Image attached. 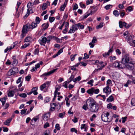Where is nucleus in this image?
Listing matches in <instances>:
<instances>
[{"instance_id": "58", "label": "nucleus", "mask_w": 135, "mask_h": 135, "mask_svg": "<svg viewBox=\"0 0 135 135\" xmlns=\"http://www.w3.org/2000/svg\"><path fill=\"white\" fill-rule=\"evenodd\" d=\"M127 9L129 12H131L133 10V8L132 6H129L127 8Z\"/></svg>"}, {"instance_id": "63", "label": "nucleus", "mask_w": 135, "mask_h": 135, "mask_svg": "<svg viewBox=\"0 0 135 135\" xmlns=\"http://www.w3.org/2000/svg\"><path fill=\"white\" fill-rule=\"evenodd\" d=\"M57 130H59L60 129V127L59 126V125L58 124H57L55 126Z\"/></svg>"}, {"instance_id": "32", "label": "nucleus", "mask_w": 135, "mask_h": 135, "mask_svg": "<svg viewBox=\"0 0 135 135\" xmlns=\"http://www.w3.org/2000/svg\"><path fill=\"white\" fill-rule=\"evenodd\" d=\"M33 5H32V3L31 2L29 3L27 5V7L28 8L27 9V11L28 12L29 11L30 8Z\"/></svg>"}, {"instance_id": "12", "label": "nucleus", "mask_w": 135, "mask_h": 135, "mask_svg": "<svg viewBox=\"0 0 135 135\" xmlns=\"http://www.w3.org/2000/svg\"><path fill=\"white\" fill-rule=\"evenodd\" d=\"M50 81H47L42 85H41L40 86V90H42L46 87H49L50 85Z\"/></svg>"}, {"instance_id": "2", "label": "nucleus", "mask_w": 135, "mask_h": 135, "mask_svg": "<svg viewBox=\"0 0 135 135\" xmlns=\"http://www.w3.org/2000/svg\"><path fill=\"white\" fill-rule=\"evenodd\" d=\"M84 26H85L84 25H82L80 23L73 25L70 28L68 33H74L79 28L81 30L83 29L84 28Z\"/></svg>"}, {"instance_id": "23", "label": "nucleus", "mask_w": 135, "mask_h": 135, "mask_svg": "<svg viewBox=\"0 0 135 135\" xmlns=\"http://www.w3.org/2000/svg\"><path fill=\"white\" fill-rule=\"evenodd\" d=\"M49 25V23H47L43 24L42 25V27L43 29L44 30H45L48 28Z\"/></svg>"}, {"instance_id": "49", "label": "nucleus", "mask_w": 135, "mask_h": 135, "mask_svg": "<svg viewBox=\"0 0 135 135\" xmlns=\"http://www.w3.org/2000/svg\"><path fill=\"white\" fill-rule=\"evenodd\" d=\"M19 95L20 97L23 98H25L27 96V94L25 93L21 94H19Z\"/></svg>"}, {"instance_id": "18", "label": "nucleus", "mask_w": 135, "mask_h": 135, "mask_svg": "<svg viewBox=\"0 0 135 135\" xmlns=\"http://www.w3.org/2000/svg\"><path fill=\"white\" fill-rule=\"evenodd\" d=\"M50 115V113L49 112L45 114L43 116V119L44 120H47L49 118Z\"/></svg>"}, {"instance_id": "55", "label": "nucleus", "mask_w": 135, "mask_h": 135, "mask_svg": "<svg viewBox=\"0 0 135 135\" xmlns=\"http://www.w3.org/2000/svg\"><path fill=\"white\" fill-rule=\"evenodd\" d=\"M107 107L109 109H112V105L111 103H110L107 105Z\"/></svg>"}, {"instance_id": "44", "label": "nucleus", "mask_w": 135, "mask_h": 135, "mask_svg": "<svg viewBox=\"0 0 135 135\" xmlns=\"http://www.w3.org/2000/svg\"><path fill=\"white\" fill-rule=\"evenodd\" d=\"M69 83H68L67 81L63 83V86L66 88H67L68 87L67 85Z\"/></svg>"}, {"instance_id": "4", "label": "nucleus", "mask_w": 135, "mask_h": 135, "mask_svg": "<svg viewBox=\"0 0 135 135\" xmlns=\"http://www.w3.org/2000/svg\"><path fill=\"white\" fill-rule=\"evenodd\" d=\"M121 62L124 66L128 64H132V60L129 57L128 54H127L125 55L122 58Z\"/></svg>"}, {"instance_id": "56", "label": "nucleus", "mask_w": 135, "mask_h": 135, "mask_svg": "<svg viewBox=\"0 0 135 135\" xmlns=\"http://www.w3.org/2000/svg\"><path fill=\"white\" fill-rule=\"evenodd\" d=\"M127 117H123L122 118V123H124L126 121V119Z\"/></svg>"}, {"instance_id": "41", "label": "nucleus", "mask_w": 135, "mask_h": 135, "mask_svg": "<svg viewBox=\"0 0 135 135\" xmlns=\"http://www.w3.org/2000/svg\"><path fill=\"white\" fill-rule=\"evenodd\" d=\"M112 7V5L109 4L105 6V8L107 10H108L110 8H111Z\"/></svg>"}, {"instance_id": "14", "label": "nucleus", "mask_w": 135, "mask_h": 135, "mask_svg": "<svg viewBox=\"0 0 135 135\" xmlns=\"http://www.w3.org/2000/svg\"><path fill=\"white\" fill-rule=\"evenodd\" d=\"M107 64V62H104L103 61H101L99 62L98 64L96 65H98V66H99L100 67V68L99 69H101L106 65Z\"/></svg>"}, {"instance_id": "9", "label": "nucleus", "mask_w": 135, "mask_h": 135, "mask_svg": "<svg viewBox=\"0 0 135 135\" xmlns=\"http://www.w3.org/2000/svg\"><path fill=\"white\" fill-rule=\"evenodd\" d=\"M12 65L13 66H16L17 65L18 63L17 59L16 58V55L13 56L12 57Z\"/></svg>"}, {"instance_id": "11", "label": "nucleus", "mask_w": 135, "mask_h": 135, "mask_svg": "<svg viewBox=\"0 0 135 135\" xmlns=\"http://www.w3.org/2000/svg\"><path fill=\"white\" fill-rule=\"evenodd\" d=\"M104 93H105L107 94H109L111 92V89L109 86H106L103 89Z\"/></svg>"}, {"instance_id": "35", "label": "nucleus", "mask_w": 135, "mask_h": 135, "mask_svg": "<svg viewBox=\"0 0 135 135\" xmlns=\"http://www.w3.org/2000/svg\"><path fill=\"white\" fill-rule=\"evenodd\" d=\"M77 55V54H75L74 55H71L70 56V57L71 58V61H73L75 59V57Z\"/></svg>"}, {"instance_id": "43", "label": "nucleus", "mask_w": 135, "mask_h": 135, "mask_svg": "<svg viewBox=\"0 0 135 135\" xmlns=\"http://www.w3.org/2000/svg\"><path fill=\"white\" fill-rule=\"evenodd\" d=\"M27 110V109H22L21 110V114L22 115L26 112V111Z\"/></svg>"}, {"instance_id": "21", "label": "nucleus", "mask_w": 135, "mask_h": 135, "mask_svg": "<svg viewBox=\"0 0 135 135\" xmlns=\"http://www.w3.org/2000/svg\"><path fill=\"white\" fill-rule=\"evenodd\" d=\"M50 105L51 106V108L50 109V112L53 111L55 109V107H56V104L53 103H51Z\"/></svg>"}, {"instance_id": "26", "label": "nucleus", "mask_w": 135, "mask_h": 135, "mask_svg": "<svg viewBox=\"0 0 135 135\" xmlns=\"http://www.w3.org/2000/svg\"><path fill=\"white\" fill-rule=\"evenodd\" d=\"M32 40V38L30 36L27 37L25 39V42H30Z\"/></svg>"}, {"instance_id": "22", "label": "nucleus", "mask_w": 135, "mask_h": 135, "mask_svg": "<svg viewBox=\"0 0 135 135\" xmlns=\"http://www.w3.org/2000/svg\"><path fill=\"white\" fill-rule=\"evenodd\" d=\"M38 89V87H36L33 88L31 90L32 93L35 95H36L38 94L37 91Z\"/></svg>"}, {"instance_id": "52", "label": "nucleus", "mask_w": 135, "mask_h": 135, "mask_svg": "<svg viewBox=\"0 0 135 135\" xmlns=\"http://www.w3.org/2000/svg\"><path fill=\"white\" fill-rule=\"evenodd\" d=\"M110 61H112L113 60H115L116 59V58L115 56H113V57L112 56H110Z\"/></svg>"}, {"instance_id": "7", "label": "nucleus", "mask_w": 135, "mask_h": 135, "mask_svg": "<svg viewBox=\"0 0 135 135\" xmlns=\"http://www.w3.org/2000/svg\"><path fill=\"white\" fill-rule=\"evenodd\" d=\"M18 72V68H15L9 70L7 73V74L9 76L12 75H14L16 74Z\"/></svg>"}, {"instance_id": "38", "label": "nucleus", "mask_w": 135, "mask_h": 135, "mask_svg": "<svg viewBox=\"0 0 135 135\" xmlns=\"http://www.w3.org/2000/svg\"><path fill=\"white\" fill-rule=\"evenodd\" d=\"M65 112L60 113L59 114V116L60 118H63L64 117V116L65 115Z\"/></svg>"}, {"instance_id": "8", "label": "nucleus", "mask_w": 135, "mask_h": 135, "mask_svg": "<svg viewBox=\"0 0 135 135\" xmlns=\"http://www.w3.org/2000/svg\"><path fill=\"white\" fill-rule=\"evenodd\" d=\"M113 66L119 69H123L125 68L124 66H122V64L117 61H115L113 63Z\"/></svg>"}, {"instance_id": "27", "label": "nucleus", "mask_w": 135, "mask_h": 135, "mask_svg": "<svg viewBox=\"0 0 135 135\" xmlns=\"http://www.w3.org/2000/svg\"><path fill=\"white\" fill-rule=\"evenodd\" d=\"M114 100V98L112 95L110 96L107 99V101L108 102H111Z\"/></svg>"}, {"instance_id": "34", "label": "nucleus", "mask_w": 135, "mask_h": 135, "mask_svg": "<svg viewBox=\"0 0 135 135\" xmlns=\"http://www.w3.org/2000/svg\"><path fill=\"white\" fill-rule=\"evenodd\" d=\"M66 5L63 4V5H62L60 8V11H64V9L66 7Z\"/></svg>"}, {"instance_id": "19", "label": "nucleus", "mask_w": 135, "mask_h": 135, "mask_svg": "<svg viewBox=\"0 0 135 135\" xmlns=\"http://www.w3.org/2000/svg\"><path fill=\"white\" fill-rule=\"evenodd\" d=\"M97 41V40L96 38L95 37H94L93 38V39L92 41L91 42H90L89 43V45H90V47L91 48H93L94 46V45L92 44H94Z\"/></svg>"}, {"instance_id": "3", "label": "nucleus", "mask_w": 135, "mask_h": 135, "mask_svg": "<svg viewBox=\"0 0 135 135\" xmlns=\"http://www.w3.org/2000/svg\"><path fill=\"white\" fill-rule=\"evenodd\" d=\"M52 38V36H48L47 37H42L38 40V42L41 45L45 46L46 43H49Z\"/></svg>"}, {"instance_id": "62", "label": "nucleus", "mask_w": 135, "mask_h": 135, "mask_svg": "<svg viewBox=\"0 0 135 135\" xmlns=\"http://www.w3.org/2000/svg\"><path fill=\"white\" fill-rule=\"evenodd\" d=\"M86 127H87L86 126V125L85 124H82L81 125V129H83L86 128Z\"/></svg>"}, {"instance_id": "30", "label": "nucleus", "mask_w": 135, "mask_h": 135, "mask_svg": "<svg viewBox=\"0 0 135 135\" xmlns=\"http://www.w3.org/2000/svg\"><path fill=\"white\" fill-rule=\"evenodd\" d=\"M103 23L101 22L99 25L96 26V28L97 29H99L102 27L103 26Z\"/></svg>"}, {"instance_id": "47", "label": "nucleus", "mask_w": 135, "mask_h": 135, "mask_svg": "<svg viewBox=\"0 0 135 135\" xmlns=\"http://www.w3.org/2000/svg\"><path fill=\"white\" fill-rule=\"evenodd\" d=\"M94 82V80L93 79L90 80L87 83L88 84H90L91 86L93 85V83Z\"/></svg>"}, {"instance_id": "20", "label": "nucleus", "mask_w": 135, "mask_h": 135, "mask_svg": "<svg viewBox=\"0 0 135 135\" xmlns=\"http://www.w3.org/2000/svg\"><path fill=\"white\" fill-rule=\"evenodd\" d=\"M125 38L127 39V41L128 42L131 43L133 41L132 36L130 35H128Z\"/></svg>"}, {"instance_id": "37", "label": "nucleus", "mask_w": 135, "mask_h": 135, "mask_svg": "<svg viewBox=\"0 0 135 135\" xmlns=\"http://www.w3.org/2000/svg\"><path fill=\"white\" fill-rule=\"evenodd\" d=\"M112 84V81L110 79H108L107 80V86H109L110 84Z\"/></svg>"}, {"instance_id": "51", "label": "nucleus", "mask_w": 135, "mask_h": 135, "mask_svg": "<svg viewBox=\"0 0 135 135\" xmlns=\"http://www.w3.org/2000/svg\"><path fill=\"white\" fill-rule=\"evenodd\" d=\"M93 2V0H87L86 1V4L88 5L92 3Z\"/></svg>"}, {"instance_id": "24", "label": "nucleus", "mask_w": 135, "mask_h": 135, "mask_svg": "<svg viewBox=\"0 0 135 135\" xmlns=\"http://www.w3.org/2000/svg\"><path fill=\"white\" fill-rule=\"evenodd\" d=\"M15 94V92L13 90H10L8 93V97H11L13 96Z\"/></svg>"}, {"instance_id": "60", "label": "nucleus", "mask_w": 135, "mask_h": 135, "mask_svg": "<svg viewBox=\"0 0 135 135\" xmlns=\"http://www.w3.org/2000/svg\"><path fill=\"white\" fill-rule=\"evenodd\" d=\"M87 106H88L87 105H84L83 107V109L85 110H86L88 108Z\"/></svg>"}, {"instance_id": "15", "label": "nucleus", "mask_w": 135, "mask_h": 135, "mask_svg": "<svg viewBox=\"0 0 135 135\" xmlns=\"http://www.w3.org/2000/svg\"><path fill=\"white\" fill-rule=\"evenodd\" d=\"M29 28H30L31 30L36 28L37 26V23L35 22H32L30 24L28 25Z\"/></svg>"}, {"instance_id": "57", "label": "nucleus", "mask_w": 135, "mask_h": 135, "mask_svg": "<svg viewBox=\"0 0 135 135\" xmlns=\"http://www.w3.org/2000/svg\"><path fill=\"white\" fill-rule=\"evenodd\" d=\"M131 103L132 105H135V99H132L131 101Z\"/></svg>"}, {"instance_id": "59", "label": "nucleus", "mask_w": 135, "mask_h": 135, "mask_svg": "<svg viewBox=\"0 0 135 135\" xmlns=\"http://www.w3.org/2000/svg\"><path fill=\"white\" fill-rule=\"evenodd\" d=\"M80 6L81 8H85V5L82 2H80L79 3Z\"/></svg>"}, {"instance_id": "45", "label": "nucleus", "mask_w": 135, "mask_h": 135, "mask_svg": "<svg viewBox=\"0 0 135 135\" xmlns=\"http://www.w3.org/2000/svg\"><path fill=\"white\" fill-rule=\"evenodd\" d=\"M39 49H38L37 48L35 49L34 52V54L35 55H38L39 53Z\"/></svg>"}, {"instance_id": "42", "label": "nucleus", "mask_w": 135, "mask_h": 135, "mask_svg": "<svg viewBox=\"0 0 135 135\" xmlns=\"http://www.w3.org/2000/svg\"><path fill=\"white\" fill-rule=\"evenodd\" d=\"M47 7V6L46 5V4L45 3H44L43 4L42 8V9L43 10L45 9Z\"/></svg>"}, {"instance_id": "25", "label": "nucleus", "mask_w": 135, "mask_h": 135, "mask_svg": "<svg viewBox=\"0 0 135 135\" xmlns=\"http://www.w3.org/2000/svg\"><path fill=\"white\" fill-rule=\"evenodd\" d=\"M93 89L94 88H92L88 90L86 92L89 94H90L91 95H93L94 93L93 91Z\"/></svg>"}, {"instance_id": "1", "label": "nucleus", "mask_w": 135, "mask_h": 135, "mask_svg": "<svg viewBox=\"0 0 135 135\" xmlns=\"http://www.w3.org/2000/svg\"><path fill=\"white\" fill-rule=\"evenodd\" d=\"M86 103L89 107V110L91 112H95L98 111L99 108L98 105L94 99H88Z\"/></svg>"}, {"instance_id": "33", "label": "nucleus", "mask_w": 135, "mask_h": 135, "mask_svg": "<svg viewBox=\"0 0 135 135\" xmlns=\"http://www.w3.org/2000/svg\"><path fill=\"white\" fill-rule=\"evenodd\" d=\"M81 79V77L80 76H78V77H76L75 79H73V81L74 82H75L77 81H80Z\"/></svg>"}, {"instance_id": "54", "label": "nucleus", "mask_w": 135, "mask_h": 135, "mask_svg": "<svg viewBox=\"0 0 135 135\" xmlns=\"http://www.w3.org/2000/svg\"><path fill=\"white\" fill-rule=\"evenodd\" d=\"M39 3V0H35L34 2L32 4L33 5H36Z\"/></svg>"}, {"instance_id": "53", "label": "nucleus", "mask_w": 135, "mask_h": 135, "mask_svg": "<svg viewBox=\"0 0 135 135\" xmlns=\"http://www.w3.org/2000/svg\"><path fill=\"white\" fill-rule=\"evenodd\" d=\"M91 15V14H90V13H89L88 14H85L83 17V19H84L85 18H86L88 17V16H89V15Z\"/></svg>"}, {"instance_id": "61", "label": "nucleus", "mask_w": 135, "mask_h": 135, "mask_svg": "<svg viewBox=\"0 0 135 135\" xmlns=\"http://www.w3.org/2000/svg\"><path fill=\"white\" fill-rule=\"evenodd\" d=\"M71 131L72 132H74L75 133L77 132V130L74 128H72L71 129Z\"/></svg>"}, {"instance_id": "6", "label": "nucleus", "mask_w": 135, "mask_h": 135, "mask_svg": "<svg viewBox=\"0 0 135 135\" xmlns=\"http://www.w3.org/2000/svg\"><path fill=\"white\" fill-rule=\"evenodd\" d=\"M31 31V30L30 28H29V26L28 24L24 25L22 31V33L21 35V38H23L25 36L26 34L27 33L28 31Z\"/></svg>"}, {"instance_id": "10", "label": "nucleus", "mask_w": 135, "mask_h": 135, "mask_svg": "<svg viewBox=\"0 0 135 135\" xmlns=\"http://www.w3.org/2000/svg\"><path fill=\"white\" fill-rule=\"evenodd\" d=\"M128 64L124 66L125 67V68L126 67L129 70L133 71L134 66V64L133 63V61L132 64Z\"/></svg>"}, {"instance_id": "28", "label": "nucleus", "mask_w": 135, "mask_h": 135, "mask_svg": "<svg viewBox=\"0 0 135 135\" xmlns=\"http://www.w3.org/2000/svg\"><path fill=\"white\" fill-rule=\"evenodd\" d=\"M12 120V118H9L7 120H6L4 122V124L5 125L9 126V123H10L11 122V120Z\"/></svg>"}, {"instance_id": "5", "label": "nucleus", "mask_w": 135, "mask_h": 135, "mask_svg": "<svg viewBox=\"0 0 135 135\" xmlns=\"http://www.w3.org/2000/svg\"><path fill=\"white\" fill-rule=\"evenodd\" d=\"M101 118L102 120L104 122H110L111 121L112 119V117L109 115L108 112L102 114Z\"/></svg>"}, {"instance_id": "17", "label": "nucleus", "mask_w": 135, "mask_h": 135, "mask_svg": "<svg viewBox=\"0 0 135 135\" xmlns=\"http://www.w3.org/2000/svg\"><path fill=\"white\" fill-rule=\"evenodd\" d=\"M113 47L112 46L111 48H110L108 51V52H105L103 54V56L104 57H107V56L109 55V54L110 53H111L113 51Z\"/></svg>"}, {"instance_id": "13", "label": "nucleus", "mask_w": 135, "mask_h": 135, "mask_svg": "<svg viewBox=\"0 0 135 135\" xmlns=\"http://www.w3.org/2000/svg\"><path fill=\"white\" fill-rule=\"evenodd\" d=\"M57 69H56L48 72L47 73H44L42 75H41L40 76L41 77H43L44 76H49L51 74L53 73H54L56 70H57Z\"/></svg>"}, {"instance_id": "36", "label": "nucleus", "mask_w": 135, "mask_h": 135, "mask_svg": "<svg viewBox=\"0 0 135 135\" xmlns=\"http://www.w3.org/2000/svg\"><path fill=\"white\" fill-rule=\"evenodd\" d=\"M41 21V19L39 18L38 17H36L35 19V21L36 22V23H37V24H38L40 23V21Z\"/></svg>"}, {"instance_id": "39", "label": "nucleus", "mask_w": 135, "mask_h": 135, "mask_svg": "<svg viewBox=\"0 0 135 135\" xmlns=\"http://www.w3.org/2000/svg\"><path fill=\"white\" fill-rule=\"evenodd\" d=\"M55 20V18L54 17H49V20L50 22V23H52Z\"/></svg>"}, {"instance_id": "16", "label": "nucleus", "mask_w": 135, "mask_h": 135, "mask_svg": "<svg viewBox=\"0 0 135 135\" xmlns=\"http://www.w3.org/2000/svg\"><path fill=\"white\" fill-rule=\"evenodd\" d=\"M90 8L91 11L90 13L91 15L95 12L98 9L97 7L94 6H91Z\"/></svg>"}, {"instance_id": "46", "label": "nucleus", "mask_w": 135, "mask_h": 135, "mask_svg": "<svg viewBox=\"0 0 135 135\" xmlns=\"http://www.w3.org/2000/svg\"><path fill=\"white\" fill-rule=\"evenodd\" d=\"M63 51V49H60L57 52V53L56 54V56H58Z\"/></svg>"}, {"instance_id": "29", "label": "nucleus", "mask_w": 135, "mask_h": 135, "mask_svg": "<svg viewBox=\"0 0 135 135\" xmlns=\"http://www.w3.org/2000/svg\"><path fill=\"white\" fill-rule=\"evenodd\" d=\"M0 100L2 103V105L3 106L5 103L6 100V98L5 97H4L1 98L0 99Z\"/></svg>"}, {"instance_id": "48", "label": "nucleus", "mask_w": 135, "mask_h": 135, "mask_svg": "<svg viewBox=\"0 0 135 135\" xmlns=\"http://www.w3.org/2000/svg\"><path fill=\"white\" fill-rule=\"evenodd\" d=\"M50 98H49V97H47L44 100V102L45 103H47L50 101Z\"/></svg>"}, {"instance_id": "40", "label": "nucleus", "mask_w": 135, "mask_h": 135, "mask_svg": "<svg viewBox=\"0 0 135 135\" xmlns=\"http://www.w3.org/2000/svg\"><path fill=\"white\" fill-rule=\"evenodd\" d=\"M93 93L95 94H98L99 92V90L98 89H95L94 88Z\"/></svg>"}, {"instance_id": "50", "label": "nucleus", "mask_w": 135, "mask_h": 135, "mask_svg": "<svg viewBox=\"0 0 135 135\" xmlns=\"http://www.w3.org/2000/svg\"><path fill=\"white\" fill-rule=\"evenodd\" d=\"M29 44V43H27V44H25L21 47V48L22 49L25 48L27 47Z\"/></svg>"}, {"instance_id": "64", "label": "nucleus", "mask_w": 135, "mask_h": 135, "mask_svg": "<svg viewBox=\"0 0 135 135\" xmlns=\"http://www.w3.org/2000/svg\"><path fill=\"white\" fill-rule=\"evenodd\" d=\"M119 14L120 16L123 17L125 15V13L122 11H120Z\"/></svg>"}, {"instance_id": "31", "label": "nucleus", "mask_w": 135, "mask_h": 135, "mask_svg": "<svg viewBox=\"0 0 135 135\" xmlns=\"http://www.w3.org/2000/svg\"><path fill=\"white\" fill-rule=\"evenodd\" d=\"M113 14L116 17H118L119 16V13L117 10H114L113 12Z\"/></svg>"}]
</instances>
